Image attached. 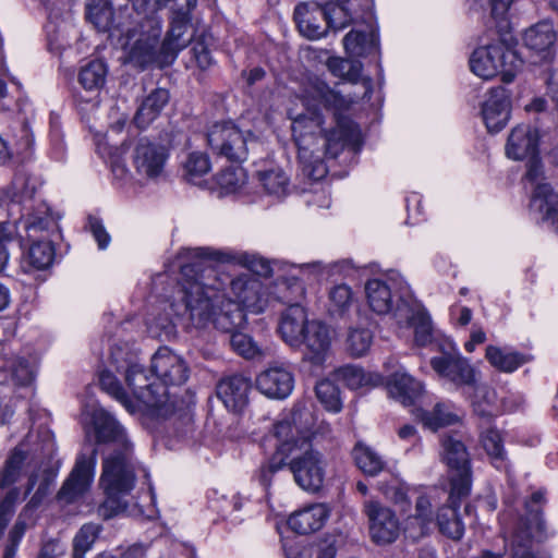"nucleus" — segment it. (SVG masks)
I'll list each match as a JSON object with an SVG mask.
<instances>
[{"label": "nucleus", "mask_w": 558, "mask_h": 558, "mask_svg": "<svg viewBox=\"0 0 558 558\" xmlns=\"http://www.w3.org/2000/svg\"><path fill=\"white\" fill-rule=\"evenodd\" d=\"M316 97L328 108L335 109L333 125L324 128V118L319 112L300 113L292 122V133L298 147V157L303 172L310 179L319 180L327 173L325 158H336L344 147L360 145L359 128L341 110H347L354 99L342 96L325 83H317Z\"/></svg>", "instance_id": "f257e3e1"}, {"label": "nucleus", "mask_w": 558, "mask_h": 558, "mask_svg": "<svg viewBox=\"0 0 558 558\" xmlns=\"http://www.w3.org/2000/svg\"><path fill=\"white\" fill-rule=\"evenodd\" d=\"M231 259L230 254L209 247L185 248L178 254L177 263L184 281L171 307L189 326L202 329L210 324L220 296L218 287L213 283L215 265Z\"/></svg>", "instance_id": "f03ea898"}, {"label": "nucleus", "mask_w": 558, "mask_h": 558, "mask_svg": "<svg viewBox=\"0 0 558 558\" xmlns=\"http://www.w3.org/2000/svg\"><path fill=\"white\" fill-rule=\"evenodd\" d=\"M313 422L310 411H295L293 424L281 421L274 426L277 449L284 456H291L289 469L295 483L310 493L318 492L325 482L327 462L324 456L312 448L314 432L307 426Z\"/></svg>", "instance_id": "7ed1b4c3"}, {"label": "nucleus", "mask_w": 558, "mask_h": 558, "mask_svg": "<svg viewBox=\"0 0 558 558\" xmlns=\"http://www.w3.org/2000/svg\"><path fill=\"white\" fill-rule=\"evenodd\" d=\"M134 484L133 446L112 449L102 460L100 486L106 494V500L98 507V515L108 520L125 511L128 502L123 497L130 494Z\"/></svg>", "instance_id": "20e7f679"}, {"label": "nucleus", "mask_w": 558, "mask_h": 558, "mask_svg": "<svg viewBox=\"0 0 558 558\" xmlns=\"http://www.w3.org/2000/svg\"><path fill=\"white\" fill-rule=\"evenodd\" d=\"M121 352H112V361L117 363V371L123 372L128 386L132 389L133 396L137 401L136 410L140 404L153 415L167 417L178 408L177 399L173 398L167 387L151 383L143 365L125 361V365L119 364Z\"/></svg>", "instance_id": "39448f33"}, {"label": "nucleus", "mask_w": 558, "mask_h": 558, "mask_svg": "<svg viewBox=\"0 0 558 558\" xmlns=\"http://www.w3.org/2000/svg\"><path fill=\"white\" fill-rule=\"evenodd\" d=\"M145 26L129 28L120 38L121 47L123 50V62L131 66L145 70L154 63L160 66L168 64L163 61L161 48L159 46V38L161 29L158 25H153L150 22Z\"/></svg>", "instance_id": "423d86ee"}, {"label": "nucleus", "mask_w": 558, "mask_h": 558, "mask_svg": "<svg viewBox=\"0 0 558 558\" xmlns=\"http://www.w3.org/2000/svg\"><path fill=\"white\" fill-rule=\"evenodd\" d=\"M56 227V220L49 208L43 204L28 214L24 228L26 238L31 242L25 255V262L35 269H46L52 264L54 250L48 233Z\"/></svg>", "instance_id": "0eeeda50"}, {"label": "nucleus", "mask_w": 558, "mask_h": 558, "mask_svg": "<svg viewBox=\"0 0 558 558\" xmlns=\"http://www.w3.org/2000/svg\"><path fill=\"white\" fill-rule=\"evenodd\" d=\"M522 63L513 50L500 44L480 47L470 58V68L475 75L489 80L500 73L506 83L512 82Z\"/></svg>", "instance_id": "6e6552de"}, {"label": "nucleus", "mask_w": 558, "mask_h": 558, "mask_svg": "<svg viewBox=\"0 0 558 558\" xmlns=\"http://www.w3.org/2000/svg\"><path fill=\"white\" fill-rule=\"evenodd\" d=\"M207 144L214 154L233 162H243L257 141L250 131H242L232 122H217L206 134Z\"/></svg>", "instance_id": "1a4fd4ad"}, {"label": "nucleus", "mask_w": 558, "mask_h": 558, "mask_svg": "<svg viewBox=\"0 0 558 558\" xmlns=\"http://www.w3.org/2000/svg\"><path fill=\"white\" fill-rule=\"evenodd\" d=\"M278 289L282 293L281 302L289 304L282 314L279 331L290 347H300L302 337L307 329V323H310L305 310L299 304L304 294V287L299 280L293 283L283 280L279 283Z\"/></svg>", "instance_id": "9d476101"}, {"label": "nucleus", "mask_w": 558, "mask_h": 558, "mask_svg": "<svg viewBox=\"0 0 558 558\" xmlns=\"http://www.w3.org/2000/svg\"><path fill=\"white\" fill-rule=\"evenodd\" d=\"M444 460L450 469L451 499L471 490L470 458L465 445L453 436L442 439Z\"/></svg>", "instance_id": "9b49d317"}, {"label": "nucleus", "mask_w": 558, "mask_h": 558, "mask_svg": "<svg viewBox=\"0 0 558 558\" xmlns=\"http://www.w3.org/2000/svg\"><path fill=\"white\" fill-rule=\"evenodd\" d=\"M544 501V494L535 492L530 501L525 502L527 517L521 520L518 529L515 530L512 538L514 546V556L520 558L522 554L530 553L532 541L543 542L548 537L546 521L543 518L542 510L534 506Z\"/></svg>", "instance_id": "f8f14e48"}, {"label": "nucleus", "mask_w": 558, "mask_h": 558, "mask_svg": "<svg viewBox=\"0 0 558 558\" xmlns=\"http://www.w3.org/2000/svg\"><path fill=\"white\" fill-rule=\"evenodd\" d=\"M367 517L369 534L377 544H390L400 533V523L396 513L378 500L368 499L363 504Z\"/></svg>", "instance_id": "ddd939ff"}, {"label": "nucleus", "mask_w": 558, "mask_h": 558, "mask_svg": "<svg viewBox=\"0 0 558 558\" xmlns=\"http://www.w3.org/2000/svg\"><path fill=\"white\" fill-rule=\"evenodd\" d=\"M97 450L94 449L90 456H81L57 494L58 501L70 505L88 490L94 478Z\"/></svg>", "instance_id": "4468645a"}, {"label": "nucleus", "mask_w": 558, "mask_h": 558, "mask_svg": "<svg viewBox=\"0 0 558 558\" xmlns=\"http://www.w3.org/2000/svg\"><path fill=\"white\" fill-rule=\"evenodd\" d=\"M445 490L433 488L420 495L415 502V512L405 521V533L412 539L427 535L436 521L435 509H439Z\"/></svg>", "instance_id": "2eb2a0df"}, {"label": "nucleus", "mask_w": 558, "mask_h": 558, "mask_svg": "<svg viewBox=\"0 0 558 558\" xmlns=\"http://www.w3.org/2000/svg\"><path fill=\"white\" fill-rule=\"evenodd\" d=\"M433 369L457 388L476 389L477 371L469 360L460 355L435 356L430 360Z\"/></svg>", "instance_id": "dca6fc26"}, {"label": "nucleus", "mask_w": 558, "mask_h": 558, "mask_svg": "<svg viewBox=\"0 0 558 558\" xmlns=\"http://www.w3.org/2000/svg\"><path fill=\"white\" fill-rule=\"evenodd\" d=\"M151 371L163 387L180 386L189 378V368L183 359L167 347L153 355Z\"/></svg>", "instance_id": "f3484780"}, {"label": "nucleus", "mask_w": 558, "mask_h": 558, "mask_svg": "<svg viewBox=\"0 0 558 558\" xmlns=\"http://www.w3.org/2000/svg\"><path fill=\"white\" fill-rule=\"evenodd\" d=\"M90 418L97 444H110L113 449L133 446L125 428L104 408H95L92 411Z\"/></svg>", "instance_id": "a211bd4d"}, {"label": "nucleus", "mask_w": 558, "mask_h": 558, "mask_svg": "<svg viewBox=\"0 0 558 558\" xmlns=\"http://www.w3.org/2000/svg\"><path fill=\"white\" fill-rule=\"evenodd\" d=\"M331 342V329L319 320H311L302 337V344L305 347L304 360L313 365L322 366L330 354Z\"/></svg>", "instance_id": "6ab92c4d"}, {"label": "nucleus", "mask_w": 558, "mask_h": 558, "mask_svg": "<svg viewBox=\"0 0 558 558\" xmlns=\"http://www.w3.org/2000/svg\"><path fill=\"white\" fill-rule=\"evenodd\" d=\"M132 157L138 177L155 179L162 173L168 155L161 145L141 140L136 144Z\"/></svg>", "instance_id": "aec40b11"}, {"label": "nucleus", "mask_w": 558, "mask_h": 558, "mask_svg": "<svg viewBox=\"0 0 558 558\" xmlns=\"http://www.w3.org/2000/svg\"><path fill=\"white\" fill-rule=\"evenodd\" d=\"M292 373L282 365H274L262 372L256 378V388L271 399H284L293 390Z\"/></svg>", "instance_id": "412c9836"}, {"label": "nucleus", "mask_w": 558, "mask_h": 558, "mask_svg": "<svg viewBox=\"0 0 558 558\" xmlns=\"http://www.w3.org/2000/svg\"><path fill=\"white\" fill-rule=\"evenodd\" d=\"M482 117L487 130L492 133L505 128L510 117V100L504 87L490 89L482 106Z\"/></svg>", "instance_id": "4be33fe9"}, {"label": "nucleus", "mask_w": 558, "mask_h": 558, "mask_svg": "<svg viewBox=\"0 0 558 558\" xmlns=\"http://www.w3.org/2000/svg\"><path fill=\"white\" fill-rule=\"evenodd\" d=\"M331 514L328 504H313L294 511L288 519L289 527L298 534H310L320 530Z\"/></svg>", "instance_id": "5701e85b"}, {"label": "nucleus", "mask_w": 558, "mask_h": 558, "mask_svg": "<svg viewBox=\"0 0 558 558\" xmlns=\"http://www.w3.org/2000/svg\"><path fill=\"white\" fill-rule=\"evenodd\" d=\"M294 20L299 32L311 40L327 34L325 10L316 3H300L294 10Z\"/></svg>", "instance_id": "b1692460"}, {"label": "nucleus", "mask_w": 558, "mask_h": 558, "mask_svg": "<svg viewBox=\"0 0 558 558\" xmlns=\"http://www.w3.org/2000/svg\"><path fill=\"white\" fill-rule=\"evenodd\" d=\"M251 383L241 375L222 379L217 386V396L227 409L241 411L248 402Z\"/></svg>", "instance_id": "393cba45"}, {"label": "nucleus", "mask_w": 558, "mask_h": 558, "mask_svg": "<svg viewBox=\"0 0 558 558\" xmlns=\"http://www.w3.org/2000/svg\"><path fill=\"white\" fill-rule=\"evenodd\" d=\"M399 325H407L414 328L415 341L425 345L432 337V324L429 315L422 308H411L408 304H398L393 313Z\"/></svg>", "instance_id": "a878e982"}, {"label": "nucleus", "mask_w": 558, "mask_h": 558, "mask_svg": "<svg viewBox=\"0 0 558 558\" xmlns=\"http://www.w3.org/2000/svg\"><path fill=\"white\" fill-rule=\"evenodd\" d=\"M216 302L217 305L210 324L222 332L233 333L244 324L243 308L223 294H220Z\"/></svg>", "instance_id": "bb28decb"}, {"label": "nucleus", "mask_w": 558, "mask_h": 558, "mask_svg": "<svg viewBox=\"0 0 558 558\" xmlns=\"http://www.w3.org/2000/svg\"><path fill=\"white\" fill-rule=\"evenodd\" d=\"M191 16L185 13H175L171 20V27L168 32L167 37L162 41L161 54H163V61H172L181 49L185 48L191 40L190 36H185Z\"/></svg>", "instance_id": "cd10ccee"}, {"label": "nucleus", "mask_w": 558, "mask_h": 558, "mask_svg": "<svg viewBox=\"0 0 558 558\" xmlns=\"http://www.w3.org/2000/svg\"><path fill=\"white\" fill-rule=\"evenodd\" d=\"M537 148V133L530 125L522 124L514 128L507 142L506 153L509 158L521 160L534 157Z\"/></svg>", "instance_id": "c85d7f7f"}, {"label": "nucleus", "mask_w": 558, "mask_h": 558, "mask_svg": "<svg viewBox=\"0 0 558 558\" xmlns=\"http://www.w3.org/2000/svg\"><path fill=\"white\" fill-rule=\"evenodd\" d=\"M39 186L40 182L36 177L24 170L17 171L11 184L1 192L0 202L7 205L11 203L20 205L32 199Z\"/></svg>", "instance_id": "c756f323"}, {"label": "nucleus", "mask_w": 558, "mask_h": 558, "mask_svg": "<svg viewBox=\"0 0 558 558\" xmlns=\"http://www.w3.org/2000/svg\"><path fill=\"white\" fill-rule=\"evenodd\" d=\"M387 389L392 398L403 405H410L421 396L423 385L408 373L398 371L389 377Z\"/></svg>", "instance_id": "7c9ffc66"}, {"label": "nucleus", "mask_w": 558, "mask_h": 558, "mask_svg": "<svg viewBox=\"0 0 558 558\" xmlns=\"http://www.w3.org/2000/svg\"><path fill=\"white\" fill-rule=\"evenodd\" d=\"M413 415L424 427L436 432L459 422V415L450 403L437 402L430 410L415 408Z\"/></svg>", "instance_id": "2f4dec72"}, {"label": "nucleus", "mask_w": 558, "mask_h": 558, "mask_svg": "<svg viewBox=\"0 0 558 558\" xmlns=\"http://www.w3.org/2000/svg\"><path fill=\"white\" fill-rule=\"evenodd\" d=\"M260 290L262 284L256 279L236 278L231 281V291L236 298L234 302L254 313H259L264 310Z\"/></svg>", "instance_id": "473e14b6"}, {"label": "nucleus", "mask_w": 558, "mask_h": 558, "mask_svg": "<svg viewBox=\"0 0 558 558\" xmlns=\"http://www.w3.org/2000/svg\"><path fill=\"white\" fill-rule=\"evenodd\" d=\"M531 206L543 215L554 230L558 232V194L547 183H539L535 186Z\"/></svg>", "instance_id": "72a5a7b5"}, {"label": "nucleus", "mask_w": 558, "mask_h": 558, "mask_svg": "<svg viewBox=\"0 0 558 558\" xmlns=\"http://www.w3.org/2000/svg\"><path fill=\"white\" fill-rule=\"evenodd\" d=\"M465 496H456L451 499V492L448 496V505L438 509L436 514V523L439 531L452 539H460L464 533V525L457 514L459 500Z\"/></svg>", "instance_id": "f704fd0d"}, {"label": "nucleus", "mask_w": 558, "mask_h": 558, "mask_svg": "<svg viewBox=\"0 0 558 558\" xmlns=\"http://www.w3.org/2000/svg\"><path fill=\"white\" fill-rule=\"evenodd\" d=\"M169 101V93L165 88L154 89L138 107L134 122L140 129L148 126Z\"/></svg>", "instance_id": "c9c22d12"}, {"label": "nucleus", "mask_w": 558, "mask_h": 558, "mask_svg": "<svg viewBox=\"0 0 558 558\" xmlns=\"http://www.w3.org/2000/svg\"><path fill=\"white\" fill-rule=\"evenodd\" d=\"M365 293L371 310L378 315L388 314L393 308V295L387 282L379 279L368 280Z\"/></svg>", "instance_id": "e433bc0d"}, {"label": "nucleus", "mask_w": 558, "mask_h": 558, "mask_svg": "<svg viewBox=\"0 0 558 558\" xmlns=\"http://www.w3.org/2000/svg\"><path fill=\"white\" fill-rule=\"evenodd\" d=\"M356 466L368 476H376L386 468L384 458L372 447L359 442L352 450Z\"/></svg>", "instance_id": "4c0bfd02"}, {"label": "nucleus", "mask_w": 558, "mask_h": 558, "mask_svg": "<svg viewBox=\"0 0 558 558\" xmlns=\"http://www.w3.org/2000/svg\"><path fill=\"white\" fill-rule=\"evenodd\" d=\"M107 74V64L102 60H93L81 68L78 82L85 90L98 92L105 86Z\"/></svg>", "instance_id": "58836bf2"}, {"label": "nucleus", "mask_w": 558, "mask_h": 558, "mask_svg": "<svg viewBox=\"0 0 558 558\" xmlns=\"http://www.w3.org/2000/svg\"><path fill=\"white\" fill-rule=\"evenodd\" d=\"M556 40V34L553 25L548 22H541L523 34L524 45L535 51H544L549 48Z\"/></svg>", "instance_id": "ea45409f"}, {"label": "nucleus", "mask_w": 558, "mask_h": 558, "mask_svg": "<svg viewBox=\"0 0 558 558\" xmlns=\"http://www.w3.org/2000/svg\"><path fill=\"white\" fill-rule=\"evenodd\" d=\"M102 526L97 523H85L81 526L73 538L72 558H85L86 554L93 548Z\"/></svg>", "instance_id": "a19ab883"}, {"label": "nucleus", "mask_w": 558, "mask_h": 558, "mask_svg": "<svg viewBox=\"0 0 558 558\" xmlns=\"http://www.w3.org/2000/svg\"><path fill=\"white\" fill-rule=\"evenodd\" d=\"M485 356L492 366L501 372H513L525 363L523 355L517 352L504 351L495 345L486 348Z\"/></svg>", "instance_id": "79ce46f5"}, {"label": "nucleus", "mask_w": 558, "mask_h": 558, "mask_svg": "<svg viewBox=\"0 0 558 558\" xmlns=\"http://www.w3.org/2000/svg\"><path fill=\"white\" fill-rule=\"evenodd\" d=\"M87 19L99 32L110 31L113 26V10L109 0H93L87 5Z\"/></svg>", "instance_id": "37998d69"}, {"label": "nucleus", "mask_w": 558, "mask_h": 558, "mask_svg": "<svg viewBox=\"0 0 558 558\" xmlns=\"http://www.w3.org/2000/svg\"><path fill=\"white\" fill-rule=\"evenodd\" d=\"M210 168L209 158L205 153L193 151L183 162V177L190 183L198 184L199 179L207 174Z\"/></svg>", "instance_id": "c03bdc74"}, {"label": "nucleus", "mask_w": 558, "mask_h": 558, "mask_svg": "<svg viewBox=\"0 0 558 558\" xmlns=\"http://www.w3.org/2000/svg\"><path fill=\"white\" fill-rule=\"evenodd\" d=\"M258 180L269 194L281 196L287 193L289 186V178L280 168H270L258 171Z\"/></svg>", "instance_id": "a18cd8bd"}, {"label": "nucleus", "mask_w": 558, "mask_h": 558, "mask_svg": "<svg viewBox=\"0 0 558 558\" xmlns=\"http://www.w3.org/2000/svg\"><path fill=\"white\" fill-rule=\"evenodd\" d=\"M353 305L352 291L347 284H338L329 292L328 313L332 317H344Z\"/></svg>", "instance_id": "49530a36"}, {"label": "nucleus", "mask_w": 558, "mask_h": 558, "mask_svg": "<svg viewBox=\"0 0 558 558\" xmlns=\"http://www.w3.org/2000/svg\"><path fill=\"white\" fill-rule=\"evenodd\" d=\"M373 342V335L366 328H350L345 339V348L350 355L361 357L367 353Z\"/></svg>", "instance_id": "de8ad7c7"}, {"label": "nucleus", "mask_w": 558, "mask_h": 558, "mask_svg": "<svg viewBox=\"0 0 558 558\" xmlns=\"http://www.w3.org/2000/svg\"><path fill=\"white\" fill-rule=\"evenodd\" d=\"M328 70L340 78L357 83L361 77L362 64L359 61L331 57L327 60Z\"/></svg>", "instance_id": "09e8293b"}, {"label": "nucleus", "mask_w": 558, "mask_h": 558, "mask_svg": "<svg viewBox=\"0 0 558 558\" xmlns=\"http://www.w3.org/2000/svg\"><path fill=\"white\" fill-rule=\"evenodd\" d=\"M25 460L26 453L20 448H15L0 473L1 487H8L20 478Z\"/></svg>", "instance_id": "8fccbe9b"}, {"label": "nucleus", "mask_w": 558, "mask_h": 558, "mask_svg": "<svg viewBox=\"0 0 558 558\" xmlns=\"http://www.w3.org/2000/svg\"><path fill=\"white\" fill-rule=\"evenodd\" d=\"M343 47L350 57H363L374 48V41L363 32L351 31L343 38Z\"/></svg>", "instance_id": "3c124183"}, {"label": "nucleus", "mask_w": 558, "mask_h": 558, "mask_svg": "<svg viewBox=\"0 0 558 558\" xmlns=\"http://www.w3.org/2000/svg\"><path fill=\"white\" fill-rule=\"evenodd\" d=\"M315 391L317 399L326 408V410L337 413L342 409L340 391L331 380H320L317 383Z\"/></svg>", "instance_id": "603ef678"}, {"label": "nucleus", "mask_w": 558, "mask_h": 558, "mask_svg": "<svg viewBox=\"0 0 558 558\" xmlns=\"http://www.w3.org/2000/svg\"><path fill=\"white\" fill-rule=\"evenodd\" d=\"M246 175L240 167H229L220 171L216 182L222 193H234L245 184Z\"/></svg>", "instance_id": "864d4df0"}, {"label": "nucleus", "mask_w": 558, "mask_h": 558, "mask_svg": "<svg viewBox=\"0 0 558 558\" xmlns=\"http://www.w3.org/2000/svg\"><path fill=\"white\" fill-rule=\"evenodd\" d=\"M323 9L326 13L327 28L341 31L352 23L350 5L327 4Z\"/></svg>", "instance_id": "5fc2aeb1"}, {"label": "nucleus", "mask_w": 558, "mask_h": 558, "mask_svg": "<svg viewBox=\"0 0 558 558\" xmlns=\"http://www.w3.org/2000/svg\"><path fill=\"white\" fill-rule=\"evenodd\" d=\"M100 387L107 391L109 395L114 397L118 401H120L123 407L131 413L136 411L135 403L132 402L122 390L120 384L116 379V377L108 371H105L100 374L99 377Z\"/></svg>", "instance_id": "6e6d98bb"}, {"label": "nucleus", "mask_w": 558, "mask_h": 558, "mask_svg": "<svg viewBox=\"0 0 558 558\" xmlns=\"http://www.w3.org/2000/svg\"><path fill=\"white\" fill-rule=\"evenodd\" d=\"M230 344L235 352L245 359H254L260 354V350L253 339L238 330L231 333Z\"/></svg>", "instance_id": "4d7b16f0"}, {"label": "nucleus", "mask_w": 558, "mask_h": 558, "mask_svg": "<svg viewBox=\"0 0 558 558\" xmlns=\"http://www.w3.org/2000/svg\"><path fill=\"white\" fill-rule=\"evenodd\" d=\"M482 444L488 456L495 461H504L505 450L502 437L497 429L488 428L482 435Z\"/></svg>", "instance_id": "13d9d810"}, {"label": "nucleus", "mask_w": 558, "mask_h": 558, "mask_svg": "<svg viewBox=\"0 0 558 558\" xmlns=\"http://www.w3.org/2000/svg\"><path fill=\"white\" fill-rule=\"evenodd\" d=\"M337 376L351 389H357L368 384V377L357 366H343L337 371Z\"/></svg>", "instance_id": "bf43d9fd"}, {"label": "nucleus", "mask_w": 558, "mask_h": 558, "mask_svg": "<svg viewBox=\"0 0 558 558\" xmlns=\"http://www.w3.org/2000/svg\"><path fill=\"white\" fill-rule=\"evenodd\" d=\"M12 379L21 386L29 385L34 380V367L27 360L19 357L11 366Z\"/></svg>", "instance_id": "052dcab7"}, {"label": "nucleus", "mask_w": 558, "mask_h": 558, "mask_svg": "<svg viewBox=\"0 0 558 558\" xmlns=\"http://www.w3.org/2000/svg\"><path fill=\"white\" fill-rule=\"evenodd\" d=\"M53 483V475L45 474L43 476L36 492L24 508L25 513L34 511L43 502V500L50 494Z\"/></svg>", "instance_id": "680f3d73"}, {"label": "nucleus", "mask_w": 558, "mask_h": 558, "mask_svg": "<svg viewBox=\"0 0 558 558\" xmlns=\"http://www.w3.org/2000/svg\"><path fill=\"white\" fill-rule=\"evenodd\" d=\"M89 227L94 239L98 243V247L100 250H105L110 242V236L105 230L102 223L98 219L92 218L89 219Z\"/></svg>", "instance_id": "e2e57ef3"}, {"label": "nucleus", "mask_w": 558, "mask_h": 558, "mask_svg": "<svg viewBox=\"0 0 558 558\" xmlns=\"http://www.w3.org/2000/svg\"><path fill=\"white\" fill-rule=\"evenodd\" d=\"M195 61L201 69H207L211 64V56L204 43L197 41L192 48Z\"/></svg>", "instance_id": "0e129e2a"}, {"label": "nucleus", "mask_w": 558, "mask_h": 558, "mask_svg": "<svg viewBox=\"0 0 558 558\" xmlns=\"http://www.w3.org/2000/svg\"><path fill=\"white\" fill-rule=\"evenodd\" d=\"M324 269L325 267L320 262H313L300 265L299 274L301 275V280H311L317 278Z\"/></svg>", "instance_id": "69168bd1"}, {"label": "nucleus", "mask_w": 558, "mask_h": 558, "mask_svg": "<svg viewBox=\"0 0 558 558\" xmlns=\"http://www.w3.org/2000/svg\"><path fill=\"white\" fill-rule=\"evenodd\" d=\"M316 555V558H335L336 549L331 545L324 548L306 547L300 553V558H310Z\"/></svg>", "instance_id": "338daca9"}, {"label": "nucleus", "mask_w": 558, "mask_h": 558, "mask_svg": "<svg viewBox=\"0 0 558 558\" xmlns=\"http://www.w3.org/2000/svg\"><path fill=\"white\" fill-rule=\"evenodd\" d=\"M381 490L385 494V496L395 504H402L407 501V492L400 485L381 487Z\"/></svg>", "instance_id": "774afa93"}]
</instances>
